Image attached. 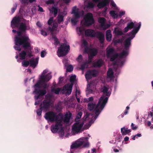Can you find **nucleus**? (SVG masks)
I'll use <instances>...</instances> for the list:
<instances>
[{
    "instance_id": "nucleus-43",
    "label": "nucleus",
    "mask_w": 153,
    "mask_h": 153,
    "mask_svg": "<svg viewBox=\"0 0 153 153\" xmlns=\"http://www.w3.org/2000/svg\"><path fill=\"white\" fill-rule=\"evenodd\" d=\"M118 56H119L118 54L116 53L112 55L109 57L110 58V61L112 62L114 61L115 59Z\"/></svg>"
},
{
    "instance_id": "nucleus-38",
    "label": "nucleus",
    "mask_w": 153,
    "mask_h": 153,
    "mask_svg": "<svg viewBox=\"0 0 153 153\" xmlns=\"http://www.w3.org/2000/svg\"><path fill=\"white\" fill-rule=\"evenodd\" d=\"M61 90V88H53L51 89L52 92H54V93L56 94H59V92Z\"/></svg>"
},
{
    "instance_id": "nucleus-59",
    "label": "nucleus",
    "mask_w": 153,
    "mask_h": 153,
    "mask_svg": "<svg viewBox=\"0 0 153 153\" xmlns=\"http://www.w3.org/2000/svg\"><path fill=\"white\" fill-rule=\"evenodd\" d=\"M64 79L63 77H60L59 78V84L62 83Z\"/></svg>"
},
{
    "instance_id": "nucleus-32",
    "label": "nucleus",
    "mask_w": 153,
    "mask_h": 153,
    "mask_svg": "<svg viewBox=\"0 0 153 153\" xmlns=\"http://www.w3.org/2000/svg\"><path fill=\"white\" fill-rule=\"evenodd\" d=\"M29 62L30 66L35 68L38 64V60L37 59L34 60L33 59H32L29 60Z\"/></svg>"
},
{
    "instance_id": "nucleus-56",
    "label": "nucleus",
    "mask_w": 153,
    "mask_h": 153,
    "mask_svg": "<svg viewBox=\"0 0 153 153\" xmlns=\"http://www.w3.org/2000/svg\"><path fill=\"white\" fill-rule=\"evenodd\" d=\"M131 129L133 130H135L138 128V126H134V125L133 123H131Z\"/></svg>"
},
{
    "instance_id": "nucleus-51",
    "label": "nucleus",
    "mask_w": 153,
    "mask_h": 153,
    "mask_svg": "<svg viewBox=\"0 0 153 153\" xmlns=\"http://www.w3.org/2000/svg\"><path fill=\"white\" fill-rule=\"evenodd\" d=\"M67 71L68 72H71L73 70V67L71 65H68L66 69Z\"/></svg>"
},
{
    "instance_id": "nucleus-13",
    "label": "nucleus",
    "mask_w": 153,
    "mask_h": 153,
    "mask_svg": "<svg viewBox=\"0 0 153 153\" xmlns=\"http://www.w3.org/2000/svg\"><path fill=\"white\" fill-rule=\"evenodd\" d=\"M108 100V97H105L104 100L102 102V104L100 106L99 108V109H97L95 111V115L94 117V119H96L98 117V115L100 114L101 111L103 110V108L105 107V105L107 102Z\"/></svg>"
},
{
    "instance_id": "nucleus-61",
    "label": "nucleus",
    "mask_w": 153,
    "mask_h": 153,
    "mask_svg": "<svg viewBox=\"0 0 153 153\" xmlns=\"http://www.w3.org/2000/svg\"><path fill=\"white\" fill-rule=\"evenodd\" d=\"M93 98L92 97H89L88 100H86V101L87 102H92L93 100Z\"/></svg>"
},
{
    "instance_id": "nucleus-49",
    "label": "nucleus",
    "mask_w": 153,
    "mask_h": 153,
    "mask_svg": "<svg viewBox=\"0 0 153 153\" xmlns=\"http://www.w3.org/2000/svg\"><path fill=\"white\" fill-rule=\"evenodd\" d=\"M22 65L25 67H27L30 65L29 61L23 60L22 63Z\"/></svg>"
},
{
    "instance_id": "nucleus-20",
    "label": "nucleus",
    "mask_w": 153,
    "mask_h": 153,
    "mask_svg": "<svg viewBox=\"0 0 153 153\" xmlns=\"http://www.w3.org/2000/svg\"><path fill=\"white\" fill-rule=\"evenodd\" d=\"M85 51L86 53H89V54L93 56H96L97 54L98 51L97 50L94 48H89L86 47L85 48Z\"/></svg>"
},
{
    "instance_id": "nucleus-58",
    "label": "nucleus",
    "mask_w": 153,
    "mask_h": 153,
    "mask_svg": "<svg viewBox=\"0 0 153 153\" xmlns=\"http://www.w3.org/2000/svg\"><path fill=\"white\" fill-rule=\"evenodd\" d=\"M54 1L53 0H49L46 1V3L48 4H54Z\"/></svg>"
},
{
    "instance_id": "nucleus-7",
    "label": "nucleus",
    "mask_w": 153,
    "mask_h": 153,
    "mask_svg": "<svg viewBox=\"0 0 153 153\" xmlns=\"http://www.w3.org/2000/svg\"><path fill=\"white\" fill-rule=\"evenodd\" d=\"M62 120H59L58 122H56L55 125H52L51 126V129L52 132L53 133H56L60 129V134L61 137H63L64 136V131L62 127V126L61 123Z\"/></svg>"
},
{
    "instance_id": "nucleus-52",
    "label": "nucleus",
    "mask_w": 153,
    "mask_h": 153,
    "mask_svg": "<svg viewBox=\"0 0 153 153\" xmlns=\"http://www.w3.org/2000/svg\"><path fill=\"white\" fill-rule=\"evenodd\" d=\"M87 63L86 62H84L81 65V69L82 70H84L86 67L87 66Z\"/></svg>"
},
{
    "instance_id": "nucleus-10",
    "label": "nucleus",
    "mask_w": 153,
    "mask_h": 153,
    "mask_svg": "<svg viewBox=\"0 0 153 153\" xmlns=\"http://www.w3.org/2000/svg\"><path fill=\"white\" fill-rule=\"evenodd\" d=\"M105 98L102 97H101L99 100L98 104L97 105L92 102H90L88 104V109L90 111L94 110L95 111L97 109H99V108L102 104L103 101Z\"/></svg>"
},
{
    "instance_id": "nucleus-26",
    "label": "nucleus",
    "mask_w": 153,
    "mask_h": 153,
    "mask_svg": "<svg viewBox=\"0 0 153 153\" xmlns=\"http://www.w3.org/2000/svg\"><path fill=\"white\" fill-rule=\"evenodd\" d=\"M95 34L94 31L92 29H88L85 31V36L87 37H95Z\"/></svg>"
},
{
    "instance_id": "nucleus-12",
    "label": "nucleus",
    "mask_w": 153,
    "mask_h": 153,
    "mask_svg": "<svg viewBox=\"0 0 153 153\" xmlns=\"http://www.w3.org/2000/svg\"><path fill=\"white\" fill-rule=\"evenodd\" d=\"M99 74V72L96 70H88L86 72L85 76L87 80L91 79L92 77H96Z\"/></svg>"
},
{
    "instance_id": "nucleus-42",
    "label": "nucleus",
    "mask_w": 153,
    "mask_h": 153,
    "mask_svg": "<svg viewBox=\"0 0 153 153\" xmlns=\"http://www.w3.org/2000/svg\"><path fill=\"white\" fill-rule=\"evenodd\" d=\"M64 16L62 15H59L57 17L58 22L59 24L64 21Z\"/></svg>"
},
{
    "instance_id": "nucleus-21",
    "label": "nucleus",
    "mask_w": 153,
    "mask_h": 153,
    "mask_svg": "<svg viewBox=\"0 0 153 153\" xmlns=\"http://www.w3.org/2000/svg\"><path fill=\"white\" fill-rule=\"evenodd\" d=\"M98 22L100 23V27L103 30L108 28L110 27L109 24L105 25V20L103 17H100L98 19Z\"/></svg>"
},
{
    "instance_id": "nucleus-22",
    "label": "nucleus",
    "mask_w": 153,
    "mask_h": 153,
    "mask_svg": "<svg viewBox=\"0 0 153 153\" xmlns=\"http://www.w3.org/2000/svg\"><path fill=\"white\" fill-rule=\"evenodd\" d=\"M71 116L72 114L70 112L67 113L65 115L64 117L63 114H62V118L61 122L62 126L63 122L65 123H66L69 122Z\"/></svg>"
},
{
    "instance_id": "nucleus-35",
    "label": "nucleus",
    "mask_w": 153,
    "mask_h": 153,
    "mask_svg": "<svg viewBox=\"0 0 153 153\" xmlns=\"http://www.w3.org/2000/svg\"><path fill=\"white\" fill-rule=\"evenodd\" d=\"M128 54V51H123L121 53L118 54L120 59H122L124 57L126 56Z\"/></svg>"
},
{
    "instance_id": "nucleus-57",
    "label": "nucleus",
    "mask_w": 153,
    "mask_h": 153,
    "mask_svg": "<svg viewBox=\"0 0 153 153\" xmlns=\"http://www.w3.org/2000/svg\"><path fill=\"white\" fill-rule=\"evenodd\" d=\"M53 20V17L50 18L48 20V25H51L52 23Z\"/></svg>"
},
{
    "instance_id": "nucleus-18",
    "label": "nucleus",
    "mask_w": 153,
    "mask_h": 153,
    "mask_svg": "<svg viewBox=\"0 0 153 153\" xmlns=\"http://www.w3.org/2000/svg\"><path fill=\"white\" fill-rule=\"evenodd\" d=\"M47 72V71L46 70H44L42 75L40 76V79L42 82H48L51 78V76L49 74H47L45 76Z\"/></svg>"
},
{
    "instance_id": "nucleus-6",
    "label": "nucleus",
    "mask_w": 153,
    "mask_h": 153,
    "mask_svg": "<svg viewBox=\"0 0 153 153\" xmlns=\"http://www.w3.org/2000/svg\"><path fill=\"white\" fill-rule=\"evenodd\" d=\"M70 50V46L66 44L63 43L61 44L58 48L57 52L58 56L59 57L65 56L68 53Z\"/></svg>"
},
{
    "instance_id": "nucleus-15",
    "label": "nucleus",
    "mask_w": 153,
    "mask_h": 153,
    "mask_svg": "<svg viewBox=\"0 0 153 153\" xmlns=\"http://www.w3.org/2000/svg\"><path fill=\"white\" fill-rule=\"evenodd\" d=\"M73 86V84L72 83H71L70 84H67L63 86V89L61 88V91L63 94H64L65 91H66V95H69L71 93Z\"/></svg>"
},
{
    "instance_id": "nucleus-23",
    "label": "nucleus",
    "mask_w": 153,
    "mask_h": 153,
    "mask_svg": "<svg viewBox=\"0 0 153 153\" xmlns=\"http://www.w3.org/2000/svg\"><path fill=\"white\" fill-rule=\"evenodd\" d=\"M110 2V0H103L99 2L97 6L99 8L101 9L108 6Z\"/></svg>"
},
{
    "instance_id": "nucleus-5",
    "label": "nucleus",
    "mask_w": 153,
    "mask_h": 153,
    "mask_svg": "<svg viewBox=\"0 0 153 153\" xmlns=\"http://www.w3.org/2000/svg\"><path fill=\"white\" fill-rule=\"evenodd\" d=\"M41 83L42 82L40 79V81L37 82L34 86V90L33 91V93L36 94L34 96L35 100H38L40 97L45 95L47 93V91L45 90L41 89Z\"/></svg>"
},
{
    "instance_id": "nucleus-55",
    "label": "nucleus",
    "mask_w": 153,
    "mask_h": 153,
    "mask_svg": "<svg viewBox=\"0 0 153 153\" xmlns=\"http://www.w3.org/2000/svg\"><path fill=\"white\" fill-rule=\"evenodd\" d=\"M112 37V35L106 36V39L107 41L110 42L111 41Z\"/></svg>"
},
{
    "instance_id": "nucleus-45",
    "label": "nucleus",
    "mask_w": 153,
    "mask_h": 153,
    "mask_svg": "<svg viewBox=\"0 0 153 153\" xmlns=\"http://www.w3.org/2000/svg\"><path fill=\"white\" fill-rule=\"evenodd\" d=\"M95 6V4L91 2H88L86 6L87 8L88 9L93 8Z\"/></svg>"
},
{
    "instance_id": "nucleus-8",
    "label": "nucleus",
    "mask_w": 153,
    "mask_h": 153,
    "mask_svg": "<svg viewBox=\"0 0 153 153\" xmlns=\"http://www.w3.org/2000/svg\"><path fill=\"white\" fill-rule=\"evenodd\" d=\"M27 41V40H25L22 42H20V44H23L22 46L26 51V55H27L28 57H30L33 56L32 54L33 48L31 47L30 41Z\"/></svg>"
},
{
    "instance_id": "nucleus-40",
    "label": "nucleus",
    "mask_w": 153,
    "mask_h": 153,
    "mask_svg": "<svg viewBox=\"0 0 153 153\" xmlns=\"http://www.w3.org/2000/svg\"><path fill=\"white\" fill-rule=\"evenodd\" d=\"M113 72L111 69H109L107 73V76L108 78H111L113 77Z\"/></svg>"
},
{
    "instance_id": "nucleus-41",
    "label": "nucleus",
    "mask_w": 153,
    "mask_h": 153,
    "mask_svg": "<svg viewBox=\"0 0 153 153\" xmlns=\"http://www.w3.org/2000/svg\"><path fill=\"white\" fill-rule=\"evenodd\" d=\"M22 4H27L28 3V1L30 3H32L35 1V0H19Z\"/></svg>"
},
{
    "instance_id": "nucleus-27",
    "label": "nucleus",
    "mask_w": 153,
    "mask_h": 153,
    "mask_svg": "<svg viewBox=\"0 0 153 153\" xmlns=\"http://www.w3.org/2000/svg\"><path fill=\"white\" fill-rule=\"evenodd\" d=\"M114 49L113 48H111L108 49L107 48L106 49V56L108 58H109L112 55L114 54L115 53Z\"/></svg>"
},
{
    "instance_id": "nucleus-31",
    "label": "nucleus",
    "mask_w": 153,
    "mask_h": 153,
    "mask_svg": "<svg viewBox=\"0 0 153 153\" xmlns=\"http://www.w3.org/2000/svg\"><path fill=\"white\" fill-rule=\"evenodd\" d=\"M71 13L74 14V16H76L77 18L80 17V15L79 12L77 10V7L75 6L72 10V12Z\"/></svg>"
},
{
    "instance_id": "nucleus-33",
    "label": "nucleus",
    "mask_w": 153,
    "mask_h": 153,
    "mask_svg": "<svg viewBox=\"0 0 153 153\" xmlns=\"http://www.w3.org/2000/svg\"><path fill=\"white\" fill-rule=\"evenodd\" d=\"M121 131L123 135H125L130 133L131 131L130 129H128L127 128L126 129V127H124L121 128Z\"/></svg>"
},
{
    "instance_id": "nucleus-4",
    "label": "nucleus",
    "mask_w": 153,
    "mask_h": 153,
    "mask_svg": "<svg viewBox=\"0 0 153 153\" xmlns=\"http://www.w3.org/2000/svg\"><path fill=\"white\" fill-rule=\"evenodd\" d=\"M21 22V18L19 16L14 17L11 22V26L12 28H17L19 27V30L26 32L27 30V27L25 23L22 22L20 23L19 27V25Z\"/></svg>"
},
{
    "instance_id": "nucleus-14",
    "label": "nucleus",
    "mask_w": 153,
    "mask_h": 153,
    "mask_svg": "<svg viewBox=\"0 0 153 153\" xmlns=\"http://www.w3.org/2000/svg\"><path fill=\"white\" fill-rule=\"evenodd\" d=\"M108 100V97H105L104 100L102 102V104L100 106L99 108V109H97L95 111V115L94 117V119H96L98 117V115L100 114L101 111L103 110V108L105 107V105L107 102Z\"/></svg>"
},
{
    "instance_id": "nucleus-16",
    "label": "nucleus",
    "mask_w": 153,
    "mask_h": 153,
    "mask_svg": "<svg viewBox=\"0 0 153 153\" xmlns=\"http://www.w3.org/2000/svg\"><path fill=\"white\" fill-rule=\"evenodd\" d=\"M83 125L84 123H80L79 122H76L73 126L72 131L76 133H79L83 126Z\"/></svg>"
},
{
    "instance_id": "nucleus-46",
    "label": "nucleus",
    "mask_w": 153,
    "mask_h": 153,
    "mask_svg": "<svg viewBox=\"0 0 153 153\" xmlns=\"http://www.w3.org/2000/svg\"><path fill=\"white\" fill-rule=\"evenodd\" d=\"M82 114V113L81 111L79 112L76 115V117L75 119V121L76 122L78 121V120L79 119L81 118Z\"/></svg>"
},
{
    "instance_id": "nucleus-24",
    "label": "nucleus",
    "mask_w": 153,
    "mask_h": 153,
    "mask_svg": "<svg viewBox=\"0 0 153 153\" xmlns=\"http://www.w3.org/2000/svg\"><path fill=\"white\" fill-rule=\"evenodd\" d=\"M95 36L98 38L101 44L104 43L105 40L104 34L101 32L97 31L95 33Z\"/></svg>"
},
{
    "instance_id": "nucleus-19",
    "label": "nucleus",
    "mask_w": 153,
    "mask_h": 153,
    "mask_svg": "<svg viewBox=\"0 0 153 153\" xmlns=\"http://www.w3.org/2000/svg\"><path fill=\"white\" fill-rule=\"evenodd\" d=\"M138 23L135 22L134 23L133 22H131L128 23L127 26L123 30V31L125 33L127 32L129 30H130L132 28H135L138 26Z\"/></svg>"
},
{
    "instance_id": "nucleus-54",
    "label": "nucleus",
    "mask_w": 153,
    "mask_h": 153,
    "mask_svg": "<svg viewBox=\"0 0 153 153\" xmlns=\"http://www.w3.org/2000/svg\"><path fill=\"white\" fill-rule=\"evenodd\" d=\"M110 13L112 16L115 17V16H116V17H117V14L115 13V11L114 10L110 11Z\"/></svg>"
},
{
    "instance_id": "nucleus-48",
    "label": "nucleus",
    "mask_w": 153,
    "mask_h": 153,
    "mask_svg": "<svg viewBox=\"0 0 153 153\" xmlns=\"http://www.w3.org/2000/svg\"><path fill=\"white\" fill-rule=\"evenodd\" d=\"M76 76L75 75L72 76L70 77V82H71V83L73 84V85H74V83L76 79Z\"/></svg>"
},
{
    "instance_id": "nucleus-17",
    "label": "nucleus",
    "mask_w": 153,
    "mask_h": 153,
    "mask_svg": "<svg viewBox=\"0 0 153 153\" xmlns=\"http://www.w3.org/2000/svg\"><path fill=\"white\" fill-rule=\"evenodd\" d=\"M141 24L140 23L138 26L135 28L134 29L131 31L127 33V35L128 36H129V37H128V38H130L132 40L134 38L136 34L138 32L139 30L140 27H141Z\"/></svg>"
},
{
    "instance_id": "nucleus-28",
    "label": "nucleus",
    "mask_w": 153,
    "mask_h": 153,
    "mask_svg": "<svg viewBox=\"0 0 153 153\" xmlns=\"http://www.w3.org/2000/svg\"><path fill=\"white\" fill-rule=\"evenodd\" d=\"M103 64V60L101 59H100L93 64V66L94 68H100L102 66Z\"/></svg>"
},
{
    "instance_id": "nucleus-1",
    "label": "nucleus",
    "mask_w": 153,
    "mask_h": 153,
    "mask_svg": "<svg viewBox=\"0 0 153 153\" xmlns=\"http://www.w3.org/2000/svg\"><path fill=\"white\" fill-rule=\"evenodd\" d=\"M17 33L18 36H15L14 40L15 44L17 46H14V48L16 50L20 51L21 48L20 46L23 45V44H20V42H22L25 39L27 40V42H30V41L28 36L26 35H22V33H25L26 32L19 30L17 31Z\"/></svg>"
},
{
    "instance_id": "nucleus-53",
    "label": "nucleus",
    "mask_w": 153,
    "mask_h": 153,
    "mask_svg": "<svg viewBox=\"0 0 153 153\" xmlns=\"http://www.w3.org/2000/svg\"><path fill=\"white\" fill-rule=\"evenodd\" d=\"M17 4L16 3L14 5L13 7L11 9V12L12 14L14 12L15 10L17 8Z\"/></svg>"
},
{
    "instance_id": "nucleus-63",
    "label": "nucleus",
    "mask_w": 153,
    "mask_h": 153,
    "mask_svg": "<svg viewBox=\"0 0 153 153\" xmlns=\"http://www.w3.org/2000/svg\"><path fill=\"white\" fill-rule=\"evenodd\" d=\"M82 44L84 46H87L88 43L87 41L85 40H84L82 42Z\"/></svg>"
},
{
    "instance_id": "nucleus-62",
    "label": "nucleus",
    "mask_w": 153,
    "mask_h": 153,
    "mask_svg": "<svg viewBox=\"0 0 153 153\" xmlns=\"http://www.w3.org/2000/svg\"><path fill=\"white\" fill-rule=\"evenodd\" d=\"M106 36L108 35H112L111 33V31L110 29L107 30L106 31Z\"/></svg>"
},
{
    "instance_id": "nucleus-36",
    "label": "nucleus",
    "mask_w": 153,
    "mask_h": 153,
    "mask_svg": "<svg viewBox=\"0 0 153 153\" xmlns=\"http://www.w3.org/2000/svg\"><path fill=\"white\" fill-rule=\"evenodd\" d=\"M58 24L57 23L53 24L52 27H49V30L51 32V34H53V32L54 30H56L58 27Z\"/></svg>"
},
{
    "instance_id": "nucleus-25",
    "label": "nucleus",
    "mask_w": 153,
    "mask_h": 153,
    "mask_svg": "<svg viewBox=\"0 0 153 153\" xmlns=\"http://www.w3.org/2000/svg\"><path fill=\"white\" fill-rule=\"evenodd\" d=\"M131 39L127 38L124 42V49L128 51L131 44Z\"/></svg>"
},
{
    "instance_id": "nucleus-2",
    "label": "nucleus",
    "mask_w": 153,
    "mask_h": 153,
    "mask_svg": "<svg viewBox=\"0 0 153 153\" xmlns=\"http://www.w3.org/2000/svg\"><path fill=\"white\" fill-rule=\"evenodd\" d=\"M88 137H83L73 142L71 146V149L86 148L89 146Z\"/></svg>"
},
{
    "instance_id": "nucleus-47",
    "label": "nucleus",
    "mask_w": 153,
    "mask_h": 153,
    "mask_svg": "<svg viewBox=\"0 0 153 153\" xmlns=\"http://www.w3.org/2000/svg\"><path fill=\"white\" fill-rule=\"evenodd\" d=\"M74 17V18L71 19V22L72 24L75 25L76 24L77 22V19L79 18H77L76 16Z\"/></svg>"
},
{
    "instance_id": "nucleus-30",
    "label": "nucleus",
    "mask_w": 153,
    "mask_h": 153,
    "mask_svg": "<svg viewBox=\"0 0 153 153\" xmlns=\"http://www.w3.org/2000/svg\"><path fill=\"white\" fill-rule=\"evenodd\" d=\"M108 88L106 86H104L102 88V92L103 93V95L107 96L108 98L111 94V93L108 91Z\"/></svg>"
},
{
    "instance_id": "nucleus-9",
    "label": "nucleus",
    "mask_w": 153,
    "mask_h": 153,
    "mask_svg": "<svg viewBox=\"0 0 153 153\" xmlns=\"http://www.w3.org/2000/svg\"><path fill=\"white\" fill-rule=\"evenodd\" d=\"M85 20V25L89 26L91 25L94 23V21L93 18V15L91 13H88L84 17Z\"/></svg>"
},
{
    "instance_id": "nucleus-44",
    "label": "nucleus",
    "mask_w": 153,
    "mask_h": 153,
    "mask_svg": "<svg viewBox=\"0 0 153 153\" xmlns=\"http://www.w3.org/2000/svg\"><path fill=\"white\" fill-rule=\"evenodd\" d=\"M56 110L57 111H60L62 109L61 105L59 103H58L55 106Z\"/></svg>"
},
{
    "instance_id": "nucleus-60",
    "label": "nucleus",
    "mask_w": 153,
    "mask_h": 153,
    "mask_svg": "<svg viewBox=\"0 0 153 153\" xmlns=\"http://www.w3.org/2000/svg\"><path fill=\"white\" fill-rule=\"evenodd\" d=\"M41 34L43 36H46L47 35V34L46 32L44 31L43 30H41Z\"/></svg>"
},
{
    "instance_id": "nucleus-39",
    "label": "nucleus",
    "mask_w": 153,
    "mask_h": 153,
    "mask_svg": "<svg viewBox=\"0 0 153 153\" xmlns=\"http://www.w3.org/2000/svg\"><path fill=\"white\" fill-rule=\"evenodd\" d=\"M52 35V39L54 40V44L56 45H57L60 43L59 42V41L58 39L56 37V36L53 34H51Z\"/></svg>"
},
{
    "instance_id": "nucleus-50",
    "label": "nucleus",
    "mask_w": 153,
    "mask_h": 153,
    "mask_svg": "<svg viewBox=\"0 0 153 153\" xmlns=\"http://www.w3.org/2000/svg\"><path fill=\"white\" fill-rule=\"evenodd\" d=\"M42 111H43V109L41 107H39V108L37 109L36 111L37 115L39 116H41Z\"/></svg>"
},
{
    "instance_id": "nucleus-37",
    "label": "nucleus",
    "mask_w": 153,
    "mask_h": 153,
    "mask_svg": "<svg viewBox=\"0 0 153 153\" xmlns=\"http://www.w3.org/2000/svg\"><path fill=\"white\" fill-rule=\"evenodd\" d=\"M113 33L117 35L121 36L123 34L122 31L120 30V29L117 27L114 28Z\"/></svg>"
},
{
    "instance_id": "nucleus-11",
    "label": "nucleus",
    "mask_w": 153,
    "mask_h": 153,
    "mask_svg": "<svg viewBox=\"0 0 153 153\" xmlns=\"http://www.w3.org/2000/svg\"><path fill=\"white\" fill-rule=\"evenodd\" d=\"M51 100L50 99L44 100L40 104L39 107L43 109L44 111H48L51 105Z\"/></svg>"
},
{
    "instance_id": "nucleus-3",
    "label": "nucleus",
    "mask_w": 153,
    "mask_h": 153,
    "mask_svg": "<svg viewBox=\"0 0 153 153\" xmlns=\"http://www.w3.org/2000/svg\"><path fill=\"white\" fill-rule=\"evenodd\" d=\"M44 117L48 122H58L59 120H62V114L59 113L57 115L56 113L52 111H49L45 114Z\"/></svg>"
},
{
    "instance_id": "nucleus-29",
    "label": "nucleus",
    "mask_w": 153,
    "mask_h": 153,
    "mask_svg": "<svg viewBox=\"0 0 153 153\" xmlns=\"http://www.w3.org/2000/svg\"><path fill=\"white\" fill-rule=\"evenodd\" d=\"M50 13H54V16H56L58 11V7L56 6H52L50 9H49Z\"/></svg>"
},
{
    "instance_id": "nucleus-34",
    "label": "nucleus",
    "mask_w": 153,
    "mask_h": 153,
    "mask_svg": "<svg viewBox=\"0 0 153 153\" xmlns=\"http://www.w3.org/2000/svg\"><path fill=\"white\" fill-rule=\"evenodd\" d=\"M26 56V51H22L19 54V59L21 60H24L25 59Z\"/></svg>"
},
{
    "instance_id": "nucleus-64",
    "label": "nucleus",
    "mask_w": 153,
    "mask_h": 153,
    "mask_svg": "<svg viewBox=\"0 0 153 153\" xmlns=\"http://www.w3.org/2000/svg\"><path fill=\"white\" fill-rule=\"evenodd\" d=\"M88 153H96V150L95 148H94L91 150V153H90V151H88Z\"/></svg>"
}]
</instances>
